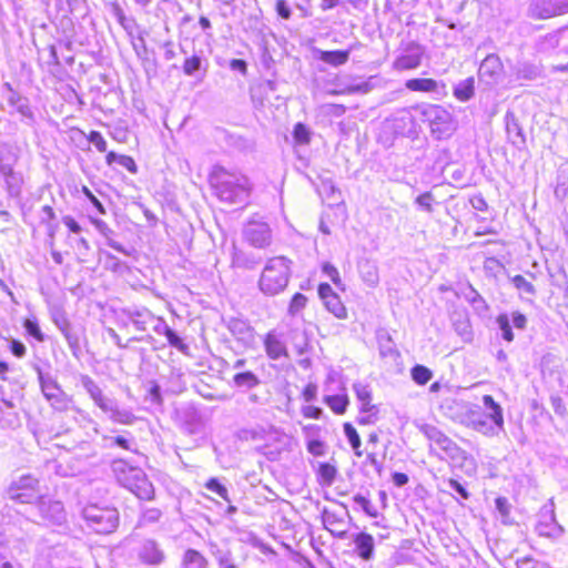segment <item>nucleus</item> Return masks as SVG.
I'll use <instances>...</instances> for the list:
<instances>
[{
    "label": "nucleus",
    "mask_w": 568,
    "mask_h": 568,
    "mask_svg": "<svg viewBox=\"0 0 568 568\" xmlns=\"http://www.w3.org/2000/svg\"><path fill=\"white\" fill-rule=\"evenodd\" d=\"M291 263L284 256L270 258L258 281L260 290L266 295H276L284 291L291 275Z\"/></svg>",
    "instance_id": "obj_1"
},
{
    "label": "nucleus",
    "mask_w": 568,
    "mask_h": 568,
    "mask_svg": "<svg viewBox=\"0 0 568 568\" xmlns=\"http://www.w3.org/2000/svg\"><path fill=\"white\" fill-rule=\"evenodd\" d=\"M422 121L428 123L433 138L443 140L449 138L456 130L453 115L442 105L422 104L414 106Z\"/></svg>",
    "instance_id": "obj_2"
},
{
    "label": "nucleus",
    "mask_w": 568,
    "mask_h": 568,
    "mask_svg": "<svg viewBox=\"0 0 568 568\" xmlns=\"http://www.w3.org/2000/svg\"><path fill=\"white\" fill-rule=\"evenodd\" d=\"M83 516L88 526L100 535L111 534L119 526V513L114 507L91 504L84 508Z\"/></svg>",
    "instance_id": "obj_3"
},
{
    "label": "nucleus",
    "mask_w": 568,
    "mask_h": 568,
    "mask_svg": "<svg viewBox=\"0 0 568 568\" xmlns=\"http://www.w3.org/2000/svg\"><path fill=\"white\" fill-rule=\"evenodd\" d=\"M418 429L429 442L436 444L439 449L445 453L446 458L450 459L454 465L460 464L467 458L466 452L436 426L420 424L418 425Z\"/></svg>",
    "instance_id": "obj_4"
},
{
    "label": "nucleus",
    "mask_w": 568,
    "mask_h": 568,
    "mask_svg": "<svg viewBox=\"0 0 568 568\" xmlns=\"http://www.w3.org/2000/svg\"><path fill=\"white\" fill-rule=\"evenodd\" d=\"M9 494L12 500L31 504L40 498L39 480L30 474L22 475L10 485Z\"/></svg>",
    "instance_id": "obj_5"
},
{
    "label": "nucleus",
    "mask_w": 568,
    "mask_h": 568,
    "mask_svg": "<svg viewBox=\"0 0 568 568\" xmlns=\"http://www.w3.org/2000/svg\"><path fill=\"white\" fill-rule=\"evenodd\" d=\"M124 486L138 498L152 500L155 496L153 484L140 468H130L124 475Z\"/></svg>",
    "instance_id": "obj_6"
},
{
    "label": "nucleus",
    "mask_w": 568,
    "mask_h": 568,
    "mask_svg": "<svg viewBox=\"0 0 568 568\" xmlns=\"http://www.w3.org/2000/svg\"><path fill=\"white\" fill-rule=\"evenodd\" d=\"M386 128L396 136L414 139L418 134L417 122L409 110H400L387 120Z\"/></svg>",
    "instance_id": "obj_7"
},
{
    "label": "nucleus",
    "mask_w": 568,
    "mask_h": 568,
    "mask_svg": "<svg viewBox=\"0 0 568 568\" xmlns=\"http://www.w3.org/2000/svg\"><path fill=\"white\" fill-rule=\"evenodd\" d=\"M505 69L501 59L496 53H490L481 61L478 77L487 85H496L504 80Z\"/></svg>",
    "instance_id": "obj_8"
},
{
    "label": "nucleus",
    "mask_w": 568,
    "mask_h": 568,
    "mask_svg": "<svg viewBox=\"0 0 568 568\" xmlns=\"http://www.w3.org/2000/svg\"><path fill=\"white\" fill-rule=\"evenodd\" d=\"M539 517L535 528L539 536L557 538L562 535L564 528L556 520L552 500H549V504L541 508Z\"/></svg>",
    "instance_id": "obj_9"
},
{
    "label": "nucleus",
    "mask_w": 568,
    "mask_h": 568,
    "mask_svg": "<svg viewBox=\"0 0 568 568\" xmlns=\"http://www.w3.org/2000/svg\"><path fill=\"white\" fill-rule=\"evenodd\" d=\"M568 12V0H531L529 14L536 19H548Z\"/></svg>",
    "instance_id": "obj_10"
},
{
    "label": "nucleus",
    "mask_w": 568,
    "mask_h": 568,
    "mask_svg": "<svg viewBox=\"0 0 568 568\" xmlns=\"http://www.w3.org/2000/svg\"><path fill=\"white\" fill-rule=\"evenodd\" d=\"M425 53L424 48L415 42L409 41L403 47V52L394 61L396 70H413L422 64V59Z\"/></svg>",
    "instance_id": "obj_11"
},
{
    "label": "nucleus",
    "mask_w": 568,
    "mask_h": 568,
    "mask_svg": "<svg viewBox=\"0 0 568 568\" xmlns=\"http://www.w3.org/2000/svg\"><path fill=\"white\" fill-rule=\"evenodd\" d=\"M405 88L414 92L430 93L435 99H443L448 94L447 85L443 80L430 78H413L405 82Z\"/></svg>",
    "instance_id": "obj_12"
},
{
    "label": "nucleus",
    "mask_w": 568,
    "mask_h": 568,
    "mask_svg": "<svg viewBox=\"0 0 568 568\" xmlns=\"http://www.w3.org/2000/svg\"><path fill=\"white\" fill-rule=\"evenodd\" d=\"M272 242V230L258 214L251 215V245L263 248Z\"/></svg>",
    "instance_id": "obj_13"
},
{
    "label": "nucleus",
    "mask_w": 568,
    "mask_h": 568,
    "mask_svg": "<svg viewBox=\"0 0 568 568\" xmlns=\"http://www.w3.org/2000/svg\"><path fill=\"white\" fill-rule=\"evenodd\" d=\"M464 423L467 427L486 436H495L500 430L494 423L489 422L487 416L479 409H469L466 413Z\"/></svg>",
    "instance_id": "obj_14"
},
{
    "label": "nucleus",
    "mask_w": 568,
    "mask_h": 568,
    "mask_svg": "<svg viewBox=\"0 0 568 568\" xmlns=\"http://www.w3.org/2000/svg\"><path fill=\"white\" fill-rule=\"evenodd\" d=\"M251 548L258 551V554L254 555V558L261 561L262 565L270 567L278 565L277 552L270 545L263 542L253 534H251Z\"/></svg>",
    "instance_id": "obj_15"
},
{
    "label": "nucleus",
    "mask_w": 568,
    "mask_h": 568,
    "mask_svg": "<svg viewBox=\"0 0 568 568\" xmlns=\"http://www.w3.org/2000/svg\"><path fill=\"white\" fill-rule=\"evenodd\" d=\"M505 120L509 142L519 150L524 149L526 145V136L516 115L513 112H507Z\"/></svg>",
    "instance_id": "obj_16"
},
{
    "label": "nucleus",
    "mask_w": 568,
    "mask_h": 568,
    "mask_svg": "<svg viewBox=\"0 0 568 568\" xmlns=\"http://www.w3.org/2000/svg\"><path fill=\"white\" fill-rule=\"evenodd\" d=\"M322 524L333 536L339 539L347 537V531L342 528L344 526V519L337 513L324 508L322 510Z\"/></svg>",
    "instance_id": "obj_17"
},
{
    "label": "nucleus",
    "mask_w": 568,
    "mask_h": 568,
    "mask_svg": "<svg viewBox=\"0 0 568 568\" xmlns=\"http://www.w3.org/2000/svg\"><path fill=\"white\" fill-rule=\"evenodd\" d=\"M353 542L355 545V552L361 559L368 561L373 558L375 542L372 535L364 531L355 534L353 536Z\"/></svg>",
    "instance_id": "obj_18"
},
{
    "label": "nucleus",
    "mask_w": 568,
    "mask_h": 568,
    "mask_svg": "<svg viewBox=\"0 0 568 568\" xmlns=\"http://www.w3.org/2000/svg\"><path fill=\"white\" fill-rule=\"evenodd\" d=\"M139 558L143 564L154 566L163 561L164 554L155 541L146 540L141 546Z\"/></svg>",
    "instance_id": "obj_19"
},
{
    "label": "nucleus",
    "mask_w": 568,
    "mask_h": 568,
    "mask_svg": "<svg viewBox=\"0 0 568 568\" xmlns=\"http://www.w3.org/2000/svg\"><path fill=\"white\" fill-rule=\"evenodd\" d=\"M264 347L267 356L272 359H278L283 356L288 357L285 344L274 332L266 334L264 338Z\"/></svg>",
    "instance_id": "obj_20"
},
{
    "label": "nucleus",
    "mask_w": 568,
    "mask_h": 568,
    "mask_svg": "<svg viewBox=\"0 0 568 568\" xmlns=\"http://www.w3.org/2000/svg\"><path fill=\"white\" fill-rule=\"evenodd\" d=\"M455 332L465 341L469 342L473 338V329L469 318L464 312H454L450 316Z\"/></svg>",
    "instance_id": "obj_21"
},
{
    "label": "nucleus",
    "mask_w": 568,
    "mask_h": 568,
    "mask_svg": "<svg viewBox=\"0 0 568 568\" xmlns=\"http://www.w3.org/2000/svg\"><path fill=\"white\" fill-rule=\"evenodd\" d=\"M483 404L487 409L488 419L494 423L500 430L504 429V414L501 406L494 399L491 395L483 396Z\"/></svg>",
    "instance_id": "obj_22"
},
{
    "label": "nucleus",
    "mask_w": 568,
    "mask_h": 568,
    "mask_svg": "<svg viewBox=\"0 0 568 568\" xmlns=\"http://www.w3.org/2000/svg\"><path fill=\"white\" fill-rule=\"evenodd\" d=\"M514 72L518 80L525 81L536 80L541 74L540 69L536 64L527 61L517 62V64L514 67Z\"/></svg>",
    "instance_id": "obj_23"
},
{
    "label": "nucleus",
    "mask_w": 568,
    "mask_h": 568,
    "mask_svg": "<svg viewBox=\"0 0 568 568\" xmlns=\"http://www.w3.org/2000/svg\"><path fill=\"white\" fill-rule=\"evenodd\" d=\"M379 355L384 358L396 361L399 357V352L396 348L390 335L387 332L381 333L377 336Z\"/></svg>",
    "instance_id": "obj_24"
},
{
    "label": "nucleus",
    "mask_w": 568,
    "mask_h": 568,
    "mask_svg": "<svg viewBox=\"0 0 568 568\" xmlns=\"http://www.w3.org/2000/svg\"><path fill=\"white\" fill-rule=\"evenodd\" d=\"M454 97L460 102H467L475 95V79L469 77L459 81L453 89Z\"/></svg>",
    "instance_id": "obj_25"
},
{
    "label": "nucleus",
    "mask_w": 568,
    "mask_h": 568,
    "mask_svg": "<svg viewBox=\"0 0 568 568\" xmlns=\"http://www.w3.org/2000/svg\"><path fill=\"white\" fill-rule=\"evenodd\" d=\"M207 559L200 551L189 548L184 551L180 568H205Z\"/></svg>",
    "instance_id": "obj_26"
},
{
    "label": "nucleus",
    "mask_w": 568,
    "mask_h": 568,
    "mask_svg": "<svg viewBox=\"0 0 568 568\" xmlns=\"http://www.w3.org/2000/svg\"><path fill=\"white\" fill-rule=\"evenodd\" d=\"M318 59L333 67L345 64L349 59L348 50L318 51Z\"/></svg>",
    "instance_id": "obj_27"
},
{
    "label": "nucleus",
    "mask_w": 568,
    "mask_h": 568,
    "mask_svg": "<svg viewBox=\"0 0 568 568\" xmlns=\"http://www.w3.org/2000/svg\"><path fill=\"white\" fill-rule=\"evenodd\" d=\"M290 338L293 348L296 351L298 355H304L310 352L311 345L306 332L293 329L291 331Z\"/></svg>",
    "instance_id": "obj_28"
},
{
    "label": "nucleus",
    "mask_w": 568,
    "mask_h": 568,
    "mask_svg": "<svg viewBox=\"0 0 568 568\" xmlns=\"http://www.w3.org/2000/svg\"><path fill=\"white\" fill-rule=\"evenodd\" d=\"M105 162L108 165H112L113 163L118 162L123 168H125L130 173H138V165L134 159L130 155H118L115 152L110 151L105 155Z\"/></svg>",
    "instance_id": "obj_29"
},
{
    "label": "nucleus",
    "mask_w": 568,
    "mask_h": 568,
    "mask_svg": "<svg viewBox=\"0 0 568 568\" xmlns=\"http://www.w3.org/2000/svg\"><path fill=\"white\" fill-rule=\"evenodd\" d=\"M88 392L94 403L103 410H112V402L103 394V392L93 383L88 385Z\"/></svg>",
    "instance_id": "obj_30"
},
{
    "label": "nucleus",
    "mask_w": 568,
    "mask_h": 568,
    "mask_svg": "<svg viewBox=\"0 0 568 568\" xmlns=\"http://www.w3.org/2000/svg\"><path fill=\"white\" fill-rule=\"evenodd\" d=\"M326 310L332 313L337 318L344 320L347 317V311L344 304L341 301V297L335 294L334 296H331L323 301Z\"/></svg>",
    "instance_id": "obj_31"
},
{
    "label": "nucleus",
    "mask_w": 568,
    "mask_h": 568,
    "mask_svg": "<svg viewBox=\"0 0 568 568\" xmlns=\"http://www.w3.org/2000/svg\"><path fill=\"white\" fill-rule=\"evenodd\" d=\"M343 428H344V434H345L351 447L353 448L355 455L357 457H362L363 456V450L361 449L362 440H361V437H359L357 430L351 423H345Z\"/></svg>",
    "instance_id": "obj_32"
},
{
    "label": "nucleus",
    "mask_w": 568,
    "mask_h": 568,
    "mask_svg": "<svg viewBox=\"0 0 568 568\" xmlns=\"http://www.w3.org/2000/svg\"><path fill=\"white\" fill-rule=\"evenodd\" d=\"M324 402L328 405V407L338 415H342L346 412L347 406L349 404L348 397L346 395H329L325 396Z\"/></svg>",
    "instance_id": "obj_33"
},
{
    "label": "nucleus",
    "mask_w": 568,
    "mask_h": 568,
    "mask_svg": "<svg viewBox=\"0 0 568 568\" xmlns=\"http://www.w3.org/2000/svg\"><path fill=\"white\" fill-rule=\"evenodd\" d=\"M359 273L362 280L371 287H374L378 284L379 277L378 272L375 265L369 262H365L359 265Z\"/></svg>",
    "instance_id": "obj_34"
},
{
    "label": "nucleus",
    "mask_w": 568,
    "mask_h": 568,
    "mask_svg": "<svg viewBox=\"0 0 568 568\" xmlns=\"http://www.w3.org/2000/svg\"><path fill=\"white\" fill-rule=\"evenodd\" d=\"M317 191L328 200L337 202L341 199V192L331 179H323Z\"/></svg>",
    "instance_id": "obj_35"
},
{
    "label": "nucleus",
    "mask_w": 568,
    "mask_h": 568,
    "mask_svg": "<svg viewBox=\"0 0 568 568\" xmlns=\"http://www.w3.org/2000/svg\"><path fill=\"white\" fill-rule=\"evenodd\" d=\"M372 89H373V85H372L371 81L368 80V81H363L357 84L347 85L341 90H331L328 93L331 95L353 94V93H363L364 94V93H368L369 91H372Z\"/></svg>",
    "instance_id": "obj_36"
},
{
    "label": "nucleus",
    "mask_w": 568,
    "mask_h": 568,
    "mask_svg": "<svg viewBox=\"0 0 568 568\" xmlns=\"http://www.w3.org/2000/svg\"><path fill=\"white\" fill-rule=\"evenodd\" d=\"M496 323L498 325V328L501 331V337L508 343L513 342L515 338V335L511 329L510 318H509L508 314H506V313L499 314L496 318Z\"/></svg>",
    "instance_id": "obj_37"
},
{
    "label": "nucleus",
    "mask_w": 568,
    "mask_h": 568,
    "mask_svg": "<svg viewBox=\"0 0 568 568\" xmlns=\"http://www.w3.org/2000/svg\"><path fill=\"white\" fill-rule=\"evenodd\" d=\"M410 374L413 381L418 385L427 384L433 377L432 371L428 367L419 364L412 368Z\"/></svg>",
    "instance_id": "obj_38"
},
{
    "label": "nucleus",
    "mask_w": 568,
    "mask_h": 568,
    "mask_svg": "<svg viewBox=\"0 0 568 568\" xmlns=\"http://www.w3.org/2000/svg\"><path fill=\"white\" fill-rule=\"evenodd\" d=\"M163 334L166 337V339L171 346L178 348L183 354H187L189 346L182 341V338L171 327H165Z\"/></svg>",
    "instance_id": "obj_39"
},
{
    "label": "nucleus",
    "mask_w": 568,
    "mask_h": 568,
    "mask_svg": "<svg viewBox=\"0 0 568 568\" xmlns=\"http://www.w3.org/2000/svg\"><path fill=\"white\" fill-rule=\"evenodd\" d=\"M22 324L28 335L32 336L38 342L44 341L45 336L34 318H24Z\"/></svg>",
    "instance_id": "obj_40"
},
{
    "label": "nucleus",
    "mask_w": 568,
    "mask_h": 568,
    "mask_svg": "<svg viewBox=\"0 0 568 568\" xmlns=\"http://www.w3.org/2000/svg\"><path fill=\"white\" fill-rule=\"evenodd\" d=\"M513 285L520 292L534 296L536 294L535 286L528 282L523 275H515L510 278Z\"/></svg>",
    "instance_id": "obj_41"
},
{
    "label": "nucleus",
    "mask_w": 568,
    "mask_h": 568,
    "mask_svg": "<svg viewBox=\"0 0 568 568\" xmlns=\"http://www.w3.org/2000/svg\"><path fill=\"white\" fill-rule=\"evenodd\" d=\"M293 138L298 144H308L311 141L310 129L301 122L296 123L293 129Z\"/></svg>",
    "instance_id": "obj_42"
},
{
    "label": "nucleus",
    "mask_w": 568,
    "mask_h": 568,
    "mask_svg": "<svg viewBox=\"0 0 568 568\" xmlns=\"http://www.w3.org/2000/svg\"><path fill=\"white\" fill-rule=\"evenodd\" d=\"M353 500L369 517L376 518L378 516L376 508L372 505L371 500L365 496L357 494L354 496Z\"/></svg>",
    "instance_id": "obj_43"
},
{
    "label": "nucleus",
    "mask_w": 568,
    "mask_h": 568,
    "mask_svg": "<svg viewBox=\"0 0 568 568\" xmlns=\"http://www.w3.org/2000/svg\"><path fill=\"white\" fill-rule=\"evenodd\" d=\"M434 202L435 196L432 192H424L415 199V204H417L423 211L427 213H432L434 211Z\"/></svg>",
    "instance_id": "obj_44"
},
{
    "label": "nucleus",
    "mask_w": 568,
    "mask_h": 568,
    "mask_svg": "<svg viewBox=\"0 0 568 568\" xmlns=\"http://www.w3.org/2000/svg\"><path fill=\"white\" fill-rule=\"evenodd\" d=\"M336 473V468L328 463L320 465L318 474L326 485H331L334 481Z\"/></svg>",
    "instance_id": "obj_45"
},
{
    "label": "nucleus",
    "mask_w": 568,
    "mask_h": 568,
    "mask_svg": "<svg viewBox=\"0 0 568 568\" xmlns=\"http://www.w3.org/2000/svg\"><path fill=\"white\" fill-rule=\"evenodd\" d=\"M307 297L302 293H295L291 300L288 306V313L291 315L297 314L301 310L306 306Z\"/></svg>",
    "instance_id": "obj_46"
},
{
    "label": "nucleus",
    "mask_w": 568,
    "mask_h": 568,
    "mask_svg": "<svg viewBox=\"0 0 568 568\" xmlns=\"http://www.w3.org/2000/svg\"><path fill=\"white\" fill-rule=\"evenodd\" d=\"M353 389L361 403L372 402V390L368 385L357 382L353 384Z\"/></svg>",
    "instance_id": "obj_47"
},
{
    "label": "nucleus",
    "mask_w": 568,
    "mask_h": 568,
    "mask_svg": "<svg viewBox=\"0 0 568 568\" xmlns=\"http://www.w3.org/2000/svg\"><path fill=\"white\" fill-rule=\"evenodd\" d=\"M41 383V389L44 394V396L48 399L58 398L60 392V388L57 386L54 382L51 381H44L42 377L40 378Z\"/></svg>",
    "instance_id": "obj_48"
},
{
    "label": "nucleus",
    "mask_w": 568,
    "mask_h": 568,
    "mask_svg": "<svg viewBox=\"0 0 568 568\" xmlns=\"http://www.w3.org/2000/svg\"><path fill=\"white\" fill-rule=\"evenodd\" d=\"M110 412L112 413L111 414V419L114 423L130 425L135 419V417L131 413H129V412H121L119 409H114L113 407H112V410H110Z\"/></svg>",
    "instance_id": "obj_49"
},
{
    "label": "nucleus",
    "mask_w": 568,
    "mask_h": 568,
    "mask_svg": "<svg viewBox=\"0 0 568 568\" xmlns=\"http://www.w3.org/2000/svg\"><path fill=\"white\" fill-rule=\"evenodd\" d=\"M201 68V59L197 55H192L186 58L183 62V72L186 75H192L194 72L199 71Z\"/></svg>",
    "instance_id": "obj_50"
},
{
    "label": "nucleus",
    "mask_w": 568,
    "mask_h": 568,
    "mask_svg": "<svg viewBox=\"0 0 568 568\" xmlns=\"http://www.w3.org/2000/svg\"><path fill=\"white\" fill-rule=\"evenodd\" d=\"M495 506L498 513L501 516L503 523H507V519L510 514V504L506 497H497L495 499Z\"/></svg>",
    "instance_id": "obj_51"
},
{
    "label": "nucleus",
    "mask_w": 568,
    "mask_h": 568,
    "mask_svg": "<svg viewBox=\"0 0 568 568\" xmlns=\"http://www.w3.org/2000/svg\"><path fill=\"white\" fill-rule=\"evenodd\" d=\"M322 272L327 275L336 286L339 287L342 285L339 272L333 264L329 262L323 263Z\"/></svg>",
    "instance_id": "obj_52"
},
{
    "label": "nucleus",
    "mask_w": 568,
    "mask_h": 568,
    "mask_svg": "<svg viewBox=\"0 0 568 568\" xmlns=\"http://www.w3.org/2000/svg\"><path fill=\"white\" fill-rule=\"evenodd\" d=\"M205 487L215 493L217 496H220L221 498L223 499H227V490L226 488L224 487V485H222L219 479L216 478H211L209 479L206 483H205Z\"/></svg>",
    "instance_id": "obj_53"
},
{
    "label": "nucleus",
    "mask_w": 568,
    "mask_h": 568,
    "mask_svg": "<svg viewBox=\"0 0 568 568\" xmlns=\"http://www.w3.org/2000/svg\"><path fill=\"white\" fill-rule=\"evenodd\" d=\"M226 176L225 173L223 172H219V173H213L211 176H210V185L216 190V192L220 194V195H223L227 190L229 187H224L222 184H223V179Z\"/></svg>",
    "instance_id": "obj_54"
},
{
    "label": "nucleus",
    "mask_w": 568,
    "mask_h": 568,
    "mask_svg": "<svg viewBox=\"0 0 568 568\" xmlns=\"http://www.w3.org/2000/svg\"><path fill=\"white\" fill-rule=\"evenodd\" d=\"M87 139L95 145L99 152L106 151V141L99 131H91Z\"/></svg>",
    "instance_id": "obj_55"
},
{
    "label": "nucleus",
    "mask_w": 568,
    "mask_h": 568,
    "mask_svg": "<svg viewBox=\"0 0 568 568\" xmlns=\"http://www.w3.org/2000/svg\"><path fill=\"white\" fill-rule=\"evenodd\" d=\"M252 450H254L258 455L265 456L270 460H275L280 455L278 450H274L267 445H264V446L255 445V446L251 447V452Z\"/></svg>",
    "instance_id": "obj_56"
},
{
    "label": "nucleus",
    "mask_w": 568,
    "mask_h": 568,
    "mask_svg": "<svg viewBox=\"0 0 568 568\" xmlns=\"http://www.w3.org/2000/svg\"><path fill=\"white\" fill-rule=\"evenodd\" d=\"M550 403H551V407L554 409V412L560 416V417H566L567 416V407L564 403V399L558 396V395H552L550 397Z\"/></svg>",
    "instance_id": "obj_57"
},
{
    "label": "nucleus",
    "mask_w": 568,
    "mask_h": 568,
    "mask_svg": "<svg viewBox=\"0 0 568 568\" xmlns=\"http://www.w3.org/2000/svg\"><path fill=\"white\" fill-rule=\"evenodd\" d=\"M275 10L282 19L288 20L292 16L291 8L285 0H277L275 3Z\"/></svg>",
    "instance_id": "obj_58"
},
{
    "label": "nucleus",
    "mask_w": 568,
    "mask_h": 568,
    "mask_svg": "<svg viewBox=\"0 0 568 568\" xmlns=\"http://www.w3.org/2000/svg\"><path fill=\"white\" fill-rule=\"evenodd\" d=\"M82 192L90 200V202L94 205L100 214H105V209L101 201L90 191L88 186H82Z\"/></svg>",
    "instance_id": "obj_59"
},
{
    "label": "nucleus",
    "mask_w": 568,
    "mask_h": 568,
    "mask_svg": "<svg viewBox=\"0 0 568 568\" xmlns=\"http://www.w3.org/2000/svg\"><path fill=\"white\" fill-rule=\"evenodd\" d=\"M448 486L449 488H452L455 493H457L463 499H468L469 498V493L468 490L456 479H449L448 480Z\"/></svg>",
    "instance_id": "obj_60"
},
{
    "label": "nucleus",
    "mask_w": 568,
    "mask_h": 568,
    "mask_svg": "<svg viewBox=\"0 0 568 568\" xmlns=\"http://www.w3.org/2000/svg\"><path fill=\"white\" fill-rule=\"evenodd\" d=\"M9 347L11 353L18 358L23 357L27 353L24 344L18 339H12Z\"/></svg>",
    "instance_id": "obj_61"
},
{
    "label": "nucleus",
    "mask_w": 568,
    "mask_h": 568,
    "mask_svg": "<svg viewBox=\"0 0 568 568\" xmlns=\"http://www.w3.org/2000/svg\"><path fill=\"white\" fill-rule=\"evenodd\" d=\"M326 113L336 118H339L345 114L346 106L344 104L329 103L325 105Z\"/></svg>",
    "instance_id": "obj_62"
},
{
    "label": "nucleus",
    "mask_w": 568,
    "mask_h": 568,
    "mask_svg": "<svg viewBox=\"0 0 568 568\" xmlns=\"http://www.w3.org/2000/svg\"><path fill=\"white\" fill-rule=\"evenodd\" d=\"M365 464L373 466L379 477L383 475V463L377 459L375 453L366 455Z\"/></svg>",
    "instance_id": "obj_63"
},
{
    "label": "nucleus",
    "mask_w": 568,
    "mask_h": 568,
    "mask_svg": "<svg viewBox=\"0 0 568 568\" xmlns=\"http://www.w3.org/2000/svg\"><path fill=\"white\" fill-rule=\"evenodd\" d=\"M510 321L518 329H525L527 326V317L518 311L513 312Z\"/></svg>",
    "instance_id": "obj_64"
}]
</instances>
